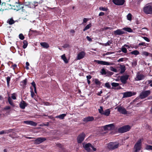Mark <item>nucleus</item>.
<instances>
[{"label":"nucleus","instance_id":"30","mask_svg":"<svg viewBox=\"0 0 152 152\" xmlns=\"http://www.w3.org/2000/svg\"><path fill=\"white\" fill-rule=\"evenodd\" d=\"M145 149L148 150H152V146L146 144Z\"/></svg>","mask_w":152,"mask_h":152},{"label":"nucleus","instance_id":"24","mask_svg":"<svg viewBox=\"0 0 152 152\" xmlns=\"http://www.w3.org/2000/svg\"><path fill=\"white\" fill-rule=\"evenodd\" d=\"M142 55L143 56H152V54L150 53H149L146 51H143L142 52Z\"/></svg>","mask_w":152,"mask_h":152},{"label":"nucleus","instance_id":"26","mask_svg":"<svg viewBox=\"0 0 152 152\" xmlns=\"http://www.w3.org/2000/svg\"><path fill=\"white\" fill-rule=\"evenodd\" d=\"M66 115V114H63L59 115L56 116L55 117V118H59L60 119H63Z\"/></svg>","mask_w":152,"mask_h":152},{"label":"nucleus","instance_id":"15","mask_svg":"<svg viewBox=\"0 0 152 152\" xmlns=\"http://www.w3.org/2000/svg\"><path fill=\"white\" fill-rule=\"evenodd\" d=\"M114 126L113 124H111L107 125H106L104 126L103 128L104 129V130H110L113 129Z\"/></svg>","mask_w":152,"mask_h":152},{"label":"nucleus","instance_id":"12","mask_svg":"<svg viewBox=\"0 0 152 152\" xmlns=\"http://www.w3.org/2000/svg\"><path fill=\"white\" fill-rule=\"evenodd\" d=\"M86 53L83 51H82L79 53L77 56V60H80L84 57L86 55Z\"/></svg>","mask_w":152,"mask_h":152},{"label":"nucleus","instance_id":"22","mask_svg":"<svg viewBox=\"0 0 152 152\" xmlns=\"http://www.w3.org/2000/svg\"><path fill=\"white\" fill-rule=\"evenodd\" d=\"M27 83V79H26L25 80L21 81L20 82V85L23 88L25 87Z\"/></svg>","mask_w":152,"mask_h":152},{"label":"nucleus","instance_id":"27","mask_svg":"<svg viewBox=\"0 0 152 152\" xmlns=\"http://www.w3.org/2000/svg\"><path fill=\"white\" fill-rule=\"evenodd\" d=\"M123 30L125 31L129 32H132V29L129 27H125L122 28Z\"/></svg>","mask_w":152,"mask_h":152},{"label":"nucleus","instance_id":"38","mask_svg":"<svg viewBox=\"0 0 152 152\" xmlns=\"http://www.w3.org/2000/svg\"><path fill=\"white\" fill-rule=\"evenodd\" d=\"M132 15L130 13H129L127 16V18L128 20L131 21L132 20Z\"/></svg>","mask_w":152,"mask_h":152},{"label":"nucleus","instance_id":"25","mask_svg":"<svg viewBox=\"0 0 152 152\" xmlns=\"http://www.w3.org/2000/svg\"><path fill=\"white\" fill-rule=\"evenodd\" d=\"M61 59L64 61V62L65 64H67L68 63V61L67 59L66 58L65 55V54H64L62 55L61 56Z\"/></svg>","mask_w":152,"mask_h":152},{"label":"nucleus","instance_id":"40","mask_svg":"<svg viewBox=\"0 0 152 152\" xmlns=\"http://www.w3.org/2000/svg\"><path fill=\"white\" fill-rule=\"evenodd\" d=\"M94 82L96 84L99 86L100 85L101 83L98 79H95L94 80Z\"/></svg>","mask_w":152,"mask_h":152},{"label":"nucleus","instance_id":"64","mask_svg":"<svg viewBox=\"0 0 152 152\" xmlns=\"http://www.w3.org/2000/svg\"><path fill=\"white\" fill-rule=\"evenodd\" d=\"M104 15V13L102 12H101L99 13V16H102Z\"/></svg>","mask_w":152,"mask_h":152},{"label":"nucleus","instance_id":"20","mask_svg":"<svg viewBox=\"0 0 152 152\" xmlns=\"http://www.w3.org/2000/svg\"><path fill=\"white\" fill-rule=\"evenodd\" d=\"M19 105L20 108L23 109L27 106V104L24 101L22 100L20 102Z\"/></svg>","mask_w":152,"mask_h":152},{"label":"nucleus","instance_id":"50","mask_svg":"<svg viewBox=\"0 0 152 152\" xmlns=\"http://www.w3.org/2000/svg\"><path fill=\"white\" fill-rule=\"evenodd\" d=\"M105 87L107 88H110L111 86L110 84L108 83H105Z\"/></svg>","mask_w":152,"mask_h":152},{"label":"nucleus","instance_id":"5","mask_svg":"<svg viewBox=\"0 0 152 152\" xmlns=\"http://www.w3.org/2000/svg\"><path fill=\"white\" fill-rule=\"evenodd\" d=\"M142 140L139 139L135 145L134 146V151L138 152L139 151L141 148Z\"/></svg>","mask_w":152,"mask_h":152},{"label":"nucleus","instance_id":"28","mask_svg":"<svg viewBox=\"0 0 152 152\" xmlns=\"http://www.w3.org/2000/svg\"><path fill=\"white\" fill-rule=\"evenodd\" d=\"M21 5L18 4H16L15 5L14 7H15V9L17 10H20L21 8Z\"/></svg>","mask_w":152,"mask_h":152},{"label":"nucleus","instance_id":"37","mask_svg":"<svg viewBox=\"0 0 152 152\" xmlns=\"http://www.w3.org/2000/svg\"><path fill=\"white\" fill-rule=\"evenodd\" d=\"M111 43H112V42L110 41H108L107 43H105L102 44V45H104L105 46H107L110 45L111 44Z\"/></svg>","mask_w":152,"mask_h":152},{"label":"nucleus","instance_id":"19","mask_svg":"<svg viewBox=\"0 0 152 152\" xmlns=\"http://www.w3.org/2000/svg\"><path fill=\"white\" fill-rule=\"evenodd\" d=\"M118 110L119 112L123 114H126L127 113L126 110L124 108L122 107H118Z\"/></svg>","mask_w":152,"mask_h":152},{"label":"nucleus","instance_id":"39","mask_svg":"<svg viewBox=\"0 0 152 152\" xmlns=\"http://www.w3.org/2000/svg\"><path fill=\"white\" fill-rule=\"evenodd\" d=\"M100 73L102 75H105L107 73L105 69L103 68L101 69Z\"/></svg>","mask_w":152,"mask_h":152},{"label":"nucleus","instance_id":"32","mask_svg":"<svg viewBox=\"0 0 152 152\" xmlns=\"http://www.w3.org/2000/svg\"><path fill=\"white\" fill-rule=\"evenodd\" d=\"M7 23L10 25H12L15 23V21L12 19L11 18L8 20Z\"/></svg>","mask_w":152,"mask_h":152},{"label":"nucleus","instance_id":"36","mask_svg":"<svg viewBox=\"0 0 152 152\" xmlns=\"http://www.w3.org/2000/svg\"><path fill=\"white\" fill-rule=\"evenodd\" d=\"M17 96V94L15 93H13L11 95L12 98L14 100L16 99V96Z\"/></svg>","mask_w":152,"mask_h":152},{"label":"nucleus","instance_id":"49","mask_svg":"<svg viewBox=\"0 0 152 152\" xmlns=\"http://www.w3.org/2000/svg\"><path fill=\"white\" fill-rule=\"evenodd\" d=\"M112 28L111 27H105L104 28H102V30H107L108 29H112Z\"/></svg>","mask_w":152,"mask_h":152},{"label":"nucleus","instance_id":"47","mask_svg":"<svg viewBox=\"0 0 152 152\" xmlns=\"http://www.w3.org/2000/svg\"><path fill=\"white\" fill-rule=\"evenodd\" d=\"M119 84L116 83H111V85L113 87H117L119 86Z\"/></svg>","mask_w":152,"mask_h":152},{"label":"nucleus","instance_id":"9","mask_svg":"<svg viewBox=\"0 0 152 152\" xmlns=\"http://www.w3.org/2000/svg\"><path fill=\"white\" fill-rule=\"evenodd\" d=\"M85 137V134L83 133H82L79 135L77 139V142L79 143H81L84 140Z\"/></svg>","mask_w":152,"mask_h":152},{"label":"nucleus","instance_id":"2","mask_svg":"<svg viewBox=\"0 0 152 152\" xmlns=\"http://www.w3.org/2000/svg\"><path fill=\"white\" fill-rule=\"evenodd\" d=\"M98 111L99 113L101 115H104L107 116H109L110 114V109H107L104 111L102 106L100 107V108L98 109Z\"/></svg>","mask_w":152,"mask_h":152},{"label":"nucleus","instance_id":"21","mask_svg":"<svg viewBox=\"0 0 152 152\" xmlns=\"http://www.w3.org/2000/svg\"><path fill=\"white\" fill-rule=\"evenodd\" d=\"M94 119L93 117L89 116L84 118L83 119V121L85 122H88L92 121Z\"/></svg>","mask_w":152,"mask_h":152},{"label":"nucleus","instance_id":"14","mask_svg":"<svg viewBox=\"0 0 152 152\" xmlns=\"http://www.w3.org/2000/svg\"><path fill=\"white\" fill-rule=\"evenodd\" d=\"M95 61L97 63L99 64H100L102 65H110L112 64V63L107 61H103L99 60H95Z\"/></svg>","mask_w":152,"mask_h":152},{"label":"nucleus","instance_id":"7","mask_svg":"<svg viewBox=\"0 0 152 152\" xmlns=\"http://www.w3.org/2000/svg\"><path fill=\"white\" fill-rule=\"evenodd\" d=\"M46 140V139L44 137H39L36 139L32 140L35 144H39Z\"/></svg>","mask_w":152,"mask_h":152},{"label":"nucleus","instance_id":"44","mask_svg":"<svg viewBox=\"0 0 152 152\" xmlns=\"http://www.w3.org/2000/svg\"><path fill=\"white\" fill-rule=\"evenodd\" d=\"M137 64V61L136 60H134L132 63V66L134 67Z\"/></svg>","mask_w":152,"mask_h":152},{"label":"nucleus","instance_id":"6","mask_svg":"<svg viewBox=\"0 0 152 152\" xmlns=\"http://www.w3.org/2000/svg\"><path fill=\"white\" fill-rule=\"evenodd\" d=\"M130 128V126L129 125H126L119 128L118 131L121 133H124L129 131Z\"/></svg>","mask_w":152,"mask_h":152},{"label":"nucleus","instance_id":"56","mask_svg":"<svg viewBox=\"0 0 152 152\" xmlns=\"http://www.w3.org/2000/svg\"><path fill=\"white\" fill-rule=\"evenodd\" d=\"M6 134V130H3L0 132V134Z\"/></svg>","mask_w":152,"mask_h":152},{"label":"nucleus","instance_id":"17","mask_svg":"<svg viewBox=\"0 0 152 152\" xmlns=\"http://www.w3.org/2000/svg\"><path fill=\"white\" fill-rule=\"evenodd\" d=\"M124 1V0H113V3L117 5H122Z\"/></svg>","mask_w":152,"mask_h":152},{"label":"nucleus","instance_id":"18","mask_svg":"<svg viewBox=\"0 0 152 152\" xmlns=\"http://www.w3.org/2000/svg\"><path fill=\"white\" fill-rule=\"evenodd\" d=\"M23 123L28 125H30L32 126H36L37 125V123L31 121H24Z\"/></svg>","mask_w":152,"mask_h":152},{"label":"nucleus","instance_id":"35","mask_svg":"<svg viewBox=\"0 0 152 152\" xmlns=\"http://www.w3.org/2000/svg\"><path fill=\"white\" fill-rule=\"evenodd\" d=\"M10 77L9 76H8L6 78L7 86L8 87L10 86Z\"/></svg>","mask_w":152,"mask_h":152},{"label":"nucleus","instance_id":"63","mask_svg":"<svg viewBox=\"0 0 152 152\" xmlns=\"http://www.w3.org/2000/svg\"><path fill=\"white\" fill-rule=\"evenodd\" d=\"M91 76L90 75H88L86 76V78H87V80H89L91 78Z\"/></svg>","mask_w":152,"mask_h":152},{"label":"nucleus","instance_id":"58","mask_svg":"<svg viewBox=\"0 0 152 152\" xmlns=\"http://www.w3.org/2000/svg\"><path fill=\"white\" fill-rule=\"evenodd\" d=\"M31 96L33 98L34 95V94L32 91H31Z\"/></svg>","mask_w":152,"mask_h":152},{"label":"nucleus","instance_id":"46","mask_svg":"<svg viewBox=\"0 0 152 152\" xmlns=\"http://www.w3.org/2000/svg\"><path fill=\"white\" fill-rule=\"evenodd\" d=\"M70 2V0H63L62 3L63 2L64 3L63 4H67Z\"/></svg>","mask_w":152,"mask_h":152},{"label":"nucleus","instance_id":"29","mask_svg":"<svg viewBox=\"0 0 152 152\" xmlns=\"http://www.w3.org/2000/svg\"><path fill=\"white\" fill-rule=\"evenodd\" d=\"M91 26V24L90 23L89 24L87 25L83 29V31H84L88 29Z\"/></svg>","mask_w":152,"mask_h":152},{"label":"nucleus","instance_id":"8","mask_svg":"<svg viewBox=\"0 0 152 152\" xmlns=\"http://www.w3.org/2000/svg\"><path fill=\"white\" fill-rule=\"evenodd\" d=\"M150 94V91L147 90L142 92L140 95V98L141 99H144L146 98Z\"/></svg>","mask_w":152,"mask_h":152},{"label":"nucleus","instance_id":"41","mask_svg":"<svg viewBox=\"0 0 152 152\" xmlns=\"http://www.w3.org/2000/svg\"><path fill=\"white\" fill-rule=\"evenodd\" d=\"M121 73H124L126 70L125 67V66H122L121 68Z\"/></svg>","mask_w":152,"mask_h":152},{"label":"nucleus","instance_id":"43","mask_svg":"<svg viewBox=\"0 0 152 152\" xmlns=\"http://www.w3.org/2000/svg\"><path fill=\"white\" fill-rule=\"evenodd\" d=\"M122 51L124 53H127V49L126 48H125L124 47H123V46L121 48Z\"/></svg>","mask_w":152,"mask_h":152},{"label":"nucleus","instance_id":"48","mask_svg":"<svg viewBox=\"0 0 152 152\" xmlns=\"http://www.w3.org/2000/svg\"><path fill=\"white\" fill-rule=\"evenodd\" d=\"M19 38L21 40H23L24 39V37L22 34H20L19 35Z\"/></svg>","mask_w":152,"mask_h":152},{"label":"nucleus","instance_id":"34","mask_svg":"<svg viewBox=\"0 0 152 152\" xmlns=\"http://www.w3.org/2000/svg\"><path fill=\"white\" fill-rule=\"evenodd\" d=\"M23 48L24 49H25L27 47L28 45V43L27 41L25 40H24L23 41Z\"/></svg>","mask_w":152,"mask_h":152},{"label":"nucleus","instance_id":"33","mask_svg":"<svg viewBox=\"0 0 152 152\" xmlns=\"http://www.w3.org/2000/svg\"><path fill=\"white\" fill-rule=\"evenodd\" d=\"M8 101L9 102V103L12 106H14V104L13 103L11 99V98L10 97H8Z\"/></svg>","mask_w":152,"mask_h":152},{"label":"nucleus","instance_id":"62","mask_svg":"<svg viewBox=\"0 0 152 152\" xmlns=\"http://www.w3.org/2000/svg\"><path fill=\"white\" fill-rule=\"evenodd\" d=\"M86 38L87 39V40L89 41L90 42L92 41V39H91V38L88 36H87Z\"/></svg>","mask_w":152,"mask_h":152},{"label":"nucleus","instance_id":"4","mask_svg":"<svg viewBox=\"0 0 152 152\" xmlns=\"http://www.w3.org/2000/svg\"><path fill=\"white\" fill-rule=\"evenodd\" d=\"M85 149L88 152H90L93 150L95 151L96 150V148H94L92 146L91 144L90 143H88L83 145Z\"/></svg>","mask_w":152,"mask_h":152},{"label":"nucleus","instance_id":"45","mask_svg":"<svg viewBox=\"0 0 152 152\" xmlns=\"http://www.w3.org/2000/svg\"><path fill=\"white\" fill-rule=\"evenodd\" d=\"M110 70L112 71H113V72H117V70L116 69L114 68L112 66H111L110 67Z\"/></svg>","mask_w":152,"mask_h":152},{"label":"nucleus","instance_id":"10","mask_svg":"<svg viewBox=\"0 0 152 152\" xmlns=\"http://www.w3.org/2000/svg\"><path fill=\"white\" fill-rule=\"evenodd\" d=\"M129 77V75H127L122 76L120 78V80L123 84H125L126 83Z\"/></svg>","mask_w":152,"mask_h":152},{"label":"nucleus","instance_id":"23","mask_svg":"<svg viewBox=\"0 0 152 152\" xmlns=\"http://www.w3.org/2000/svg\"><path fill=\"white\" fill-rule=\"evenodd\" d=\"M42 46L43 48H48L49 47V45L48 44L45 42H41L40 44Z\"/></svg>","mask_w":152,"mask_h":152},{"label":"nucleus","instance_id":"60","mask_svg":"<svg viewBox=\"0 0 152 152\" xmlns=\"http://www.w3.org/2000/svg\"><path fill=\"white\" fill-rule=\"evenodd\" d=\"M69 45L68 44H66L64 45L63 47L64 48H67L69 47Z\"/></svg>","mask_w":152,"mask_h":152},{"label":"nucleus","instance_id":"51","mask_svg":"<svg viewBox=\"0 0 152 152\" xmlns=\"http://www.w3.org/2000/svg\"><path fill=\"white\" fill-rule=\"evenodd\" d=\"M13 130V129H10L8 130H6V134H8L9 133L12 132Z\"/></svg>","mask_w":152,"mask_h":152},{"label":"nucleus","instance_id":"55","mask_svg":"<svg viewBox=\"0 0 152 152\" xmlns=\"http://www.w3.org/2000/svg\"><path fill=\"white\" fill-rule=\"evenodd\" d=\"M142 38L147 42H149L150 41L149 39L146 37H142Z\"/></svg>","mask_w":152,"mask_h":152},{"label":"nucleus","instance_id":"31","mask_svg":"<svg viewBox=\"0 0 152 152\" xmlns=\"http://www.w3.org/2000/svg\"><path fill=\"white\" fill-rule=\"evenodd\" d=\"M131 54L134 55L135 56L137 55L140 54L139 52L137 50H135L132 51L131 52Z\"/></svg>","mask_w":152,"mask_h":152},{"label":"nucleus","instance_id":"57","mask_svg":"<svg viewBox=\"0 0 152 152\" xmlns=\"http://www.w3.org/2000/svg\"><path fill=\"white\" fill-rule=\"evenodd\" d=\"M32 85L33 86L34 88H35L36 87V84L33 81L31 83Z\"/></svg>","mask_w":152,"mask_h":152},{"label":"nucleus","instance_id":"3","mask_svg":"<svg viewBox=\"0 0 152 152\" xmlns=\"http://www.w3.org/2000/svg\"><path fill=\"white\" fill-rule=\"evenodd\" d=\"M119 146V144L116 142H111L108 144L107 148L110 150H114L117 148Z\"/></svg>","mask_w":152,"mask_h":152},{"label":"nucleus","instance_id":"1","mask_svg":"<svg viewBox=\"0 0 152 152\" xmlns=\"http://www.w3.org/2000/svg\"><path fill=\"white\" fill-rule=\"evenodd\" d=\"M143 11L146 14H152V3L146 4L143 8Z\"/></svg>","mask_w":152,"mask_h":152},{"label":"nucleus","instance_id":"11","mask_svg":"<svg viewBox=\"0 0 152 152\" xmlns=\"http://www.w3.org/2000/svg\"><path fill=\"white\" fill-rule=\"evenodd\" d=\"M123 98H126L132 96L135 94V93L132 91H128L123 93Z\"/></svg>","mask_w":152,"mask_h":152},{"label":"nucleus","instance_id":"54","mask_svg":"<svg viewBox=\"0 0 152 152\" xmlns=\"http://www.w3.org/2000/svg\"><path fill=\"white\" fill-rule=\"evenodd\" d=\"M126 58H121L119 59L118 61L120 62V61H125L126 60Z\"/></svg>","mask_w":152,"mask_h":152},{"label":"nucleus","instance_id":"53","mask_svg":"<svg viewBox=\"0 0 152 152\" xmlns=\"http://www.w3.org/2000/svg\"><path fill=\"white\" fill-rule=\"evenodd\" d=\"M29 65V63L28 62H26V69L28 70L29 69L28 66Z\"/></svg>","mask_w":152,"mask_h":152},{"label":"nucleus","instance_id":"16","mask_svg":"<svg viewBox=\"0 0 152 152\" xmlns=\"http://www.w3.org/2000/svg\"><path fill=\"white\" fill-rule=\"evenodd\" d=\"M122 29H118L114 31V34L115 35H122L125 33V32L123 31Z\"/></svg>","mask_w":152,"mask_h":152},{"label":"nucleus","instance_id":"52","mask_svg":"<svg viewBox=\"0 0 152 152\" xmlns=\"http://www.w3.org/2000/svg\"><path fill=\"white\" fill-rule=\"evenodd\" d=\"M139 46H147V44H145L144 42H142L140 43H139Z\"/></svg>","mask_w":152,"mask_h":152},{"label":"nucleus","instance_id":"59","mask_svg":"<svg viewBox=\"0 0 152 152\" xmlns=\"http://www.w3.org/2000/svg\"><path fill=\"white\" fill-rule=\"evenodd\" d=\"M88 20V19L86 18H84L83 19V23H86Z\"/></svg>","mask_w":152,"mask_h":152},{"label":"nucleus","instance_id":"42","mask_svg":"<svg viewBox=\"0 0 152 152\" xmlns=\"http://www.w3.org/2000/svg\"><path fill=\"white\" fill-rule=\"evenodd\" d=\"M99 9L100 10L107 11V8L105 7H99Z\"/></svg>","mask_w":152,"mask_h":152},{"label":"nucleus","instance_id":"13","mask_svg":"<svg viewBox=\"0 0 152 152\" xmlns=\"http://www.w3.org/2000/svg\"><path fill=\"white\" fill-rule=\"evenodd\" d=\"M144 78L145 76L143 74L138 72L137 74L135 80L137 81L140 80L144 79Z\"/></svg>","mask_w":152,"mask_h":152},{"label":"nucleus","instance_id":"61","mask_svg":"<svg viewBox=\"0 0 152 152\" xmlns=\"http://www.w3.org/2000/svg\"><path fill=\"white\" fill-rule=\"evenodd\" d=\"M10 107L9 106H7L4 108V109L6 110H9L10 109Z\"/></svg>","mask_w":152,"mask_h":152}]
</instances>
